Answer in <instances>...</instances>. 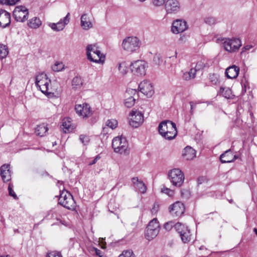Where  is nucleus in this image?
<instances>
[{"label":"nucleus","instance_id":"f257e3e1","mask_svg":"<svg viewBox=\"0 0 257 257\" xmlns=\"http://www.w3.org/2000/svg\"><path fill=\"white\" fill-rule=\"evenodd\" d=\"M51 80L49 79L47 75L44 73H41L36 77L35 84L36 86L39 88L41 92L48 97H52L54 94L57 92L60 87V84L55 81L53 82L54 88L49 87Z\"/></svg>","mask_w":257,"mask_h":257},{"label":"nucleus","instance_id":"f03ea898","mask_svg":"<svg viewBox=\"0 0 257 257\" xmlns=\"http://www.w3.org/2000/svg\"><path fill=\"white\" fill-rule=\"evenodd\" d=\"M159 132L166 139L171 140L177 135L176 124L170 120L161 122L158 126Z\"/></svg>","mask_w":257,"mask_h":257},{"label":"nucleus","instance_id":"7ed1b4c3","mask_svg":"<svg viewBox=\"0 0 257 257\" xmlns=\"http://www.w3.org/2000/svg\"><path fill=\"white\" fill-rule=\"evenodd\" d=\"M87 59L96 63L103 64L105 61V56L101 53L99 47L96 44L88 45L86 48Z\"/></svg>","mask_w":257,"mask_h":257},{"label":"nucleus","instance_id":"20e7f679","mask_svg":"<svg viewBox=\"0 0 257 257\" xmlns=\"http://www.w3.org/2000/svg\"><path fill=\"white\" fill-rule=\"evenodd\" d=\"M112 147L115 153L127 155L129 153L128 143L125 138L116 137L112 140Z\"/></svg>","mask_w":257,"mask_h":257},{"label":"nucleus","instance_id":"39448f33","mask_svg":"<svg viewBox=\"0 0 257 257\" xmlns=\"http://www.w3.org/2000/svg\"><path fill=\"white\" fill-rule=\"evenodd\" d=\"M140 42L136 37H128L123 40L122 46L123 49L130 52H133L139 49Z\"/></svg>","mask_w":257,"mask_h":257},{"label":"nucleus","instance_id":"423d86ee","mask_svg":"<svg viewBox=\"0 0 257 257\" xmlns=\"http://www.w3.org/2000/svg\"><path fill=\"white\" fill-rule=\"evenodd\" d=\"M168 176L173 185L176 187H180L184 182V175L179 169L171 170Z\"/></svg>","mask_w":257,"mask_h":257},{"label":"nucleus","instance_id":"0eeeda50","mask_svg":"<svg viewBox=\"0 0 257 257\" xmlns=\"http://www.w3.org/2000/svg\"><path fill=\"white\" fill-rule=\"evenodd\" d=\"M131 69L134 74L138 76H144L148 68L147 63L143 60H137L132 62L130 65Z\"/></svg>","mask_w":257,"mask_h":257},{"label":"nucleus","instance_id":"6e6552de","mask_svg":"<svg viewBox=\"0 0 257 257\" xmlns=\"http://www.w3.org/2000/svg\"><path fill=\"white\" fill-rule=\"evenodd\" d=\"M59 203L68 209H73L75 207V202L71 194L62 192L59 198Z\"/></svg>","mask_w":257,"mask_h":257},{"label":"nucleus","instance_id":"1a4fd4ad","mask_svg":"<svg viewBox=\"0 0 257 257\" xmlns=\"http://www.w3.org/2000/svg\"><path fill=\"white\" fill-rule=\"evenodd\" d=\"M224 49L229 52L237 51L241 46V41L239 39H230L225 38L222 40Z\"/></svg>","mask_w":257,"mask_h":257},{"label":"nucleus","instance_id":"9d476101","mask_svg":"<svg viewBox=\"0 0 257 257\" xmlns=\"http://www.w3.org/2000/svg\"><path fill=\"white\" fill-rule=\"evenodd\" d=\"M176 230L179 233L182 241L186 243L191 239V234L188 227L180 222L176 225Z\"/></svg>","mask_w":257,"mask_h":257},{"label":"nucleus","instance_id":"9b49d317","mask_svg":"<svg viewBox=\"0 0 257 257\" xmlns=\"http://www.w3.org/2000/svg\"><path fill=\"white\" fill-rule=\"evenodd\" d=\"M28 10L24 6H17L13 11V15L17 22H23L28 18Z\"/></svg>","mask_w":257,"mask_h":257},{"label":"nucleus","instance_id":"f8f14e48","mask_svg":"<svg viewBox=\"0 0 257 257\" xmlns=\"http://www.w3.org/2000/svg\"><path fill=\"white\" fill-rule=\"evenodd\" d=\"M130 124L134 127L139 126L144 121L143 114L140 111L132 110L130 113Z\"/></svg>","mask_w":257,"mask_h":257},{"label":"nucleus","instance_id":"ddd939ff","mask_svg":"<svg viewBox=\"0 0 257 257\" xmlns=\"http://www.w3.org/2000/svg\"><path fill=\"white\" fill-rule=\"evenodd\" d=\"M165 8L168 14H175L180 11L181 6L178 0H167Z\"/></svg>","mask_w":257,"mask_h":257},{"label":"nucleus","instance_id":"4468645a","mask_svg":"<svg viewBox=\"0 0 257 257\" xmlns=\"http://www.w3.org/2000/svg\"><path fill=\"white\" fill-rule=\"evenodd\" d=\"M185 206L180 201H177L169 207L171 214L175 217H181L184 213Z\"/></svg>","mask_w":257,"mask_h":257},{"label":"nucleus","instance_id":"2eb2a0df","mask_svg":"<svg viewBox=\"0 0 257 257\" xmlns=\"http://www.w3.org/2000/svg\"><path fill=\"white\" fill-rule=\"evenodd\" d=\"M76 113L80 116H82L83 118H86L90 117L92 111L89 104L83 103L82 104H76L75 107Z\"/></svg>","mask_w":257,"mask_h":257},{"label":"nucleus","instance_id":"dca6fc26","mask_svg":"<svg viewBox=\"0 0 257 257\" xmlns=\"http://www.w3.org/2000/svg\"><path fill=\"white\" fill-rule=\"evenodd\" d=\"M188 28L187 23L185 20L177 19L173 21L171 31L174 34H179L183 32Z\"/></svg>","mask_w":257,"mask_h":257},{"label":"nucleus","instance_id":"f3484780","mask_svg":"<svg viewBox=\"0 0 257 257\" xmlns=\"http://www.w3.org/2000/svg\"><path fill=\"white\" fill-rule=\"evenodd\" d=\"M136 90L128 88L125 91L124 99V105L127 108L132 107L135 103L136 98L135 96L136 94Z\"/></svg>","mask_w":257,"mask_h":257},{"label":"nucleus","instance_id":"a211bd4d","mask_svg":"<svg viewBox=\"0 0 257 257\" xmlns=\"http://www.w3.org/2000/svg\"><path fill=\"white\" fill-rule=\"evenodd\" d=\"M140 91L144 95L151 97L154 94V89L152 84L147 81L144 80L140 83L139 85Z\"/></svg>","mask_w":257,"mask_h":257},{"label":"nucleus","instance_id":"6ab92c4d","mask_svg":"<svg viewBox=\"0 0 257 257\" xmlns=\"http://www.w3.org/2000/svg\"><path fill=\"white\" fill-rule=\"evenodd\" d=\"M11 23L10 14L5 10L0 11V27L5 28L10 26Z\"/></svg>","mask_w":257,"mask_h":257},{"label":"nucleus","instance_id":"aec40b11","mask_svg":"<svg viewBox=\"0 0 257 257\" xmlns=\"http://www.w3.org/2000/svg\"><path fill=\"white\" fill-rule=\"evenodd\" d=\"M237 158V156L234 155L230 149L226 151L220 156V160L222 163L232 162Z\"/></svg>","mask_w":257,"mask_h":257},{"label":"nucleus","instance_id":"412c9836","mask_svg":"<svg viewBox=\"0 0 257 257\" xmlns=\"http://www.w3.org/2000/svg\"><path fill=\"white\" fill-rule=\"evenodd\" d=\"M10 165L4 164L1 167V175L4 182H8L11 179Z\"/></svg>","mask_w":257,"mask_h":257},{"label":"nucleus","instance_id":"4be33fe9","mask_svg":"<svg viewBox=\"0 0 257 257\" xmlns=\"http://www.w3.org/2000/svg\"><path fill=\"white\" fill-rule=\"evenodd\" d=\"M239 68L235 65H232L228 67L225 71V75L228 78H236L239 73Z\"/></svg>","mask_w":257,"mask_h":257},{"label":"nucleus","instance_id":"5701e85b","mask_svg":"<svg viewBox=\"0 0 257 257\" xmlns=\"http://www.w3.org/2000/svg\"><path fill=\"white\" fill-rule=\"evenodd\" d=\"M182 156L186 160H191L196 157V151L192 147L187 146L184 149Z\"/></svg>","mask_w":257,"mask_h":257},{"label":"nucleus","instance_id":"b1692460","mask_svg":"<svg viewBox=\"0 0 257 257\" xmlns=\"http://www.w3.org/2000/svg\"><path fill=\"white\" fill-rule=\"evenodd\" d=\"M61 128L65 133L72 131L74 128V126L72 124L71 118L69 117L64 118L62 120V124Z\"/></svg>","mask_w":257,"mask_h":257},{"label":"nucleus","instance_id":"393cba45","mask_svg":"<svg viewBox=\"0 0 257 257\" xmlns=\"http://www.w3.org/2000/svg\"><path fill=\"white\" fill-rule=\"evenodd\" d=\"M81 26L84 30H88L93 26V25L90 21V18L86 14L81 16Z\"/></svg>","mask_w":257,"mask_h":257},{"label":"nucleus","instance_id":"a878e982","mask_svg":"<svg viewBox=\"0 0 257 257\" xmlns=\"http://www.w3.org/2000/svg\"><path fill=\"white\" fill-rule=\"evenodd\" d=\"M69 16L70 13H68L63 19H61L56 23L58 31L63 30L65 26L69 23L70 20Z\"/></svg>","mask_w":257,"mask_h":257},{"label":"nucleus","instance_id":"bb28decb","mask_svg":"<svg viewBox=\"0 0 257 257\" xmlns=\"http://www.w3.org/2000/svg\"><path fill=\"white\" fill-rule=\"evenodd\" d=\"M69 16L70 13H68L63 19H61L56 23L58 31L63 30L65 26L69 23L70 20Z\"/></svg>","mask_w":257,"mask_h":257},{"label":"nucleus","instance_id":"cd10ccee","mask_svg":"<svg viewBox=\"0 0 257 257\" xmlns=\"http://www.w3.org/2000/svg\"><path fill=\"white\" fill-rule=\"evenodd\" d=\"M48 131V128L44 123L40 124L35 128V133L37 136L40 137L44 136Z\"/></svg>","mask_w":257,"mask_h":257},{"label":"nucleus","instance_id":"c85d7f7f","mask_svg":"<svg viewBox=\"0 0 257 257\" xmlns=\"http://www.w3.org/2000/svg\"><path fill=\"white\" fill-rule=\"evenodd\" d=\"M159 232V230L146 229L145 237L147 240H151L157 236Z\"/></svg>","mask_w":257,"mask_h":257},{"label":"nucleus","instance_id":"c756f323","mask_svg":"<svg viewBox=\"0 0 257 257\" xmlns=\"http://www.w3.org/2000/svg\"><path fill=\"white\" fill-rule=\"evenodd\" d=\"M83 85L82 78L79 76H76L74 77L72 80V85L73 88L77 89L81 88Z\"/></svg>","mask_w":257,"mask_h":257},{"label":"nucleus","instance_id":"7c9ffc66","mask_svg":"<svg viewBox=\"0 0 257 257\" xmlns=\"http://www.w3.org/2000/svg\"><path fill=\"white\" fill-rule=\"evenodd\" d=\"M28 24L30 28L37 29L41 25V21L39 18L35 17L30 20Z\"/></svg>","mask_w":257,"mask_h":257},{"label":"nucleus","instance_id":"2f4dec72","mask_svg":"<svg viewBox=\"0 0 257 257\" xmlns=\"http://www.w3.org/2000/svg\"><path fill=\"white\" fill-rule=\"evenodd\" d=\"M147 229L159 230L160 231V225L157 219L154 218L148 225Z\"/></svg>","mask_w":257,"mask_h":257},{"label":"nucleus","instance_id":"473e14b6","mask_svg":"<svg viewBox=\"0 0 257 257\" xmlns=\"http://www.w3.org/2000/svg\"><path fill=\"white\" fill-rule=\"evenodd\" d=\"M220 91L223 93V95L225 98L227 99H232L233 98V95L230 89L227 88L224 90V88L221 87Z\"/></svg>","mask_w":257,"mask_h":257},{"label":"nucleus","instance_id":"72a5a7b5","mask_svg":"<svg viewBox=\"0 0 257 257\" xmlns=\"http://www.w3.org/2000/svg\"><path fill=\"white\" fill-rule=\"evenodd\" d=\"M9 53L8 48L6 45H0V58L3 59L6 57Z\"/></svg>","mask_w":257,"mask_h":257},{"label":"nucleus","instance_id":"f704fd0d","mask_svg":"<svg viewBox=\"0 0 257 257\" xmlns=\"http://www.w3.org/2000/svg\"><path fill=\"white\" fill-rule=\"evenodd\" d=\"M52 70L55 72H59L64 68V65L62 63L57 62L52 67Z\"/></svg>","mask_w":257,"mask_h":257},{"label":"nucleus","instance_id":"c9c22d12","mask_svg":"<svg viewBox=\"0 0 257 257\" xmlns=\"http://www.w3.org/2000/svg\"><path fill=\"white\" fill-rule=\"evenodd\" d=\"M204 22L208 25H212L215 24L216 23V19L213 17H206L204 18Z\"/></svg>","mask_w":257,"mask_h":257},{"label":"nucleus","instance_id":"e433bc0d","mask_svg":"<svg viewBox=\"0 0 257 257\" xmlns=\"http://www.w3.org/2000/svg\"><path fill=\"white\" fill-rule=\"evenodd\" d=\"M177 225V223H175L174 222L171 221L166 222L164 224V228L167 230L170 231L173 227H174L175 229L176 230V225Z\"/></svg>","mask_w":257,"mask_h":257},{"label":"nucleus","instance_id":"4c0bfd02","mask_svg":"<svg viewBox=\"0 0 257 257\" xmlns=\"http://www.w3.org/2000/svg\"><path fill=\"white\" fill-rule=\"evenodd\" d=\"M119 257H136L132 250H124Z\"/></svg>","mask_w":257,"mask_h":257},{"label":"nucleus","instance_id":"58836bf2","mask_svg":"<svg viewBox=\"0 0 257 257\" xmlns=\"http://www.w3.org/2000/svg\"><path fill=\"white\" fill-rule=\"evenodd\" d=\"M106 125L112 129L115 128L117 125V121L115 119H109L106 121Z\"/></svg>","mask_w":257,"mask_h":257},{"label":"nucleus","instance_id":"ea45409f","mask_svg":"<svg viewBox=\"0 0 257 257\" xmlns=\"http://www.w3.org/2000/svg\"><path fill=\"white\" fill-rule=\"evenodd\" d=\"M162 57L160 54H156L153 58V62L156 65H160L162 62Z\"/></svg>","mask_w":257,"mask_h":257},{"label":"nucleus","instance_id":"a19ab883","mask_svg":"<svg viewBox=\"0 0 257 257\" xmlns=\"http://www.w3.org/2000/svg\"><path fill=\"white\" fill-rule=\"evenodd\" d=\"M138 190L142 193H144L146 191V187L143 182L142 181L137 185L136 186Z\"/></svg>","mask_w":257,"mask_h":257},{"label":"nucleus","instance_id":"79ce46f5","mask_svg":"<svg viewBox=\"0 0 257 257\" xmlns=\"http://www.w3.org/2000/svg\"><path fill=\"white\" fill-rule=\"evenodd\" d=\"M79 140L82 144H83L84 145H86L89 143V138L87 136L81 135L79 136Z\"/></svg>","mask_w":257,"mask_h":257},{"label":"nucleus","instance_id":"37998d69","mask_svg":"<svg viewBox=\"0 0 257 257\" xmlns=\"http://www.w3.org/2000/svg\"><path fill=\"white\" fill-rule=\"evenodd\" d=\"M13 186L11 184H9L8 186V190L9 195L12 196L15 199H18L17 196L16 194L13 189Z\"/></svg>","mask_w":257,"mask_h":257},{"label":"nucleus","instance_id":"c03bdc74","mask_svg":"<svg viewBox=\"0 0 257 257\" xmlns=\"http://www.w3.org/2000/svg\"><path fill=\"white\" fill-rule=\"evenodd\" d=\"M47 257H62L61 254L60 252L56 251H51L47 253Z\"/></svg>","mask_w":257,"mask_h":257},{"label":"nucleus","instance_id":"a18cd8bd","mask_svg":"<svg viewBox=\"0 0 257 257\" xmlns=\"http://www.w3.org/2000/svg\"><path fill=\"white\" fill-rule=\"evenodd\" d=\"M196 72L197 69L195 68H192L187 72L189 74V75L190 76L191 79H192L195 77Z\"/></svg>","mask_w":257,"mask_h":257},{"label":"nucleus","instance_id":"49530a36","mask_svg":"<svg viewBox=\"0 0 257 257\" xmlns=\"http://www.w3.org/2000/svg\"><path fill=\"white\" fill-rule=\"evenodd\" d=\"M165 0H152L153 5L157 7L163 6L165 3Z\"/></svg>","mask_w":257,"mask_h":257},{"label":"nucleus","instance_id":"de8ad7c7","mask_svg":"<svg viewBox=\"0 0 257 257\" xmlns=\"http://www.w3.org/2000/svg\"><path fill=\"white\" fill-rule=\"evenodd\" d=\"M209 79L214 84H216L218 82L217 77L214 74L210 75Z\"/></svg>","mask_w":257,"mask_h":257},{"label":"nucleus","instance_id":"09e8293b","mask_svg":"<svg viewBox=\"0 0 257 257\" xmlns=\"http://www.w3.org/2000/svg\"><path fill=\"white\" fill-rule=\"evenodd\" d=\"M162 192L168 194L169 196H172V194H173V192L172 190L167 188H164L162 189Z\"/></svg>","mask_w":257,"mask_h":257},{"label":"nucleus","instance_id":"8fccbe9b","mask_svg":"<svg viewBox=\"0 0 257 257\" xmlns=\"http://www.w3.org/2000/svg\"><path fill=\"white\" fill-rule=\"evenodd\" d=\"M20 0H6V3L5 4L7 5H14Z\"/></svg>","mask_w":257,"mask_h":257},{"label":"nucleus","instance_id":"3c124183","mask_svg":"<svg viewBox=\"0 0 257 257\" xmlns=\"http://www.w3.org/2000/svg\"><path fill=\"white\" fill-rule=\"evenodd\" d=\"M182 77L183 79L186 81H188L191 79L190 76L189 75V74L187 72L183 73Z\"/></svg>","mask_w":257,"mask_h":257},{"label":"nucleus","instance_id":"603ef678","mask_svg":"<svg viewBox=\"0 0 257 257\" xmlns=\"http://www.w3.org/2000/svg\"><path fill=\"white\" fill-rule=\"evenodd\" d=\"M100 159V157L99 155H97L95 158L93 160L92 162H90L88 163L89 165H92L93 164H95L97 161Z\"/></svg>","mask_w":257,"mask_h":257},{"label":"nucleus","instance_id":"864d4df0","mask_svg":"<svg viewBox=\"0 0 257 257\" xmlns=\"http://www.w3.org/2000/svg\"><path fill=\"white\" fill-rule=\"evenodd\" d=\"M48 26L54 31H58L56 23H49Z\"/></svg>","mask_w":257,"mask_h":257},{"label":"nucleus","instance_id":"5fc2aeb1","mask_svg":"<svg viewBox=\"0 0 257 257\" xmlns=\"http://www.w3.org/2000/svg\"><path fill=\"white\" fill-rule=\"evenodd\" d=\"M133 183L135 185H137L142 181L139 180L138 177H134L132 179Z\"/></svg>","mask_w":257,"mask_h":257},{"label":"nucleus","instance_id":"6e6d98bb","mask_svg":"<svg viewBox=\"0 0 257 257\" xmlns=\"http://www.w3.org/2000/svg\"><path fill=\"white\" fill-rule=\"evenodd\" d=\"M197 102H194L193 101H190L189 102V104L190 105L191 108H190V113L192 114L193 113V108L194 106L196 105L197 104Z\"/></svg>","mask_w":257,"mask_h":257},{"label":"nucleus","instance_id":"4d7b16f0","mask_svg":"<svg viewBox=\"0 0 257 257\" xmlns=\"http://www.w3.org/2000/svg\"><path fill=\"white\" fill-rule=\"evenodd\" d=\"M159 205L155 204L152 208L151 211L153 213H156L158 209Z\"/></svg>","mask_w":257,"mask_h":257},{"label":"nucleus","instance_id":"13d9d810","mask_svg":"<svg viewBox=\"0 0 257 257\" xmlns=\"http://www.w3.org/2000/svg\"><path fill=\"white\" fill-rule=\"evenodd\" d=\"M124 64H125L124 63H121L119 64V65H118V70L120 71H121L122 73H123L125 71L124 69L121 70V68L123 66L125 67Z\"/></svg>","mask_w":257,"mask_h":257},{"label":"nucleus","instance_id":"bf43d9fd","mask_svg":"<svg viewBox=\"0 0 257 257\" xmlns=\"http://www.w3.org/2000/svg\"><path fill=\"white\" fill-rule=\"evenodd\" d=\"M251 48H252L251 45H246V46H244L243 48H242V52L245 51V50H248Z\"/></svg>","mask_w":257,"mask_h":257},{"label":"nucleus","instance_id":"052dcab7","mask_svg":"<svg viewBox=\"0 0 257 257\" xmlns=\"http://www.w3.org/2000/svg\"><path fill=\"white\" fill-rule=\"evenodd\" d=\"M186 40V37L185 35L181 36L180 37L179 41L181 42H185Z\"/></svg>","mask_w":257,"mask_h":257},{"label":"nucleus","instance_id":"680f3d73","mask_svg":"<svg viewBox=\"0 0 257 257\" xmlns=\"http://www.w3.org/2000/svg\"><path fill=\"white\" fill-rule=\"evenodd\" d=\"M95 253L97 255L99 256L100 257H101V251L100 250L95 248Z\"/></svg>","mask_w":257,"mask_h":257},{"label":"nucleus","instance_id":"e2e57ef3","mask_svg":"<svg viewBox=\"0 0 257 257\" xmlns=\"http://www.w3.org/2000/svg\"><path fill=\"white\" fill-rule=\"evenodd\" d=\"M52 217L53 218H55L57 220H59V218L57 216V215L56 214V213H54V214H52Z\"/></svg>","mask_w":257,"mask_h":257},{"label":"nucleus","instance_id":"0e129e2a","mask_svg":"<svg viewBox=\"0 0 257 257\" xmlns=\"http://www.w3.org/2000/svg\"><path fill=\"white\" fill-rule=\"evenodd\" d=\"M6 3V0H0V3L2 4H5Z\"/></svg>","mask_w":257,"mask_h":257},{"label":"nucleus","instance_id":"69168bd1","mask_svg":"<svg viewBox=\"0 0 257 257\" xmlns=\"http://www.w3.org/2000/svg\"><path fill=\"white\" fill-rule=\"evenodd\" d=\"M57 144H56V142H53V146H54L55 145H56Z\"/></svg>","mask_w":257,"mask_h":257},{"label":"nucleus","instance_id":"338daca9","mask_svg":"<svg viewBox=\"0 0 257 257\" xmlns=\"http://www.w3.org/2000/svg\"><path fill=\"white\" fill-rule=\"evenodd\" d=\"M229 202L230 203H232L233 202V200L232 199H231V200H229Z\"/></svg>","mask_w":257,"mask_h":257},{"label":"nucleus","instance_id":"774afa93","mask_svg":"<svg viewBox=\"0 0 257 257\" xmlns=\"http://www.w3.org/2000/svg\"><path fill=\"white\" fill-rule=\"evenodd\" d=\"M1 257H11V256L10 255H6L5 256H1Z\"/></svg>","mask_w":257,"mask_h":257}]
</instances>
